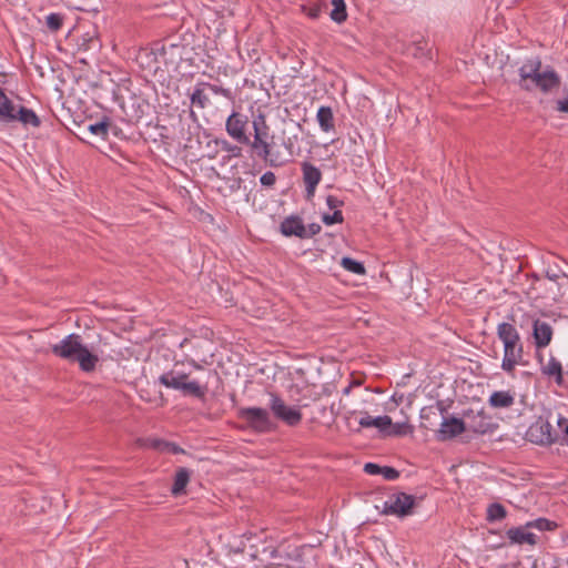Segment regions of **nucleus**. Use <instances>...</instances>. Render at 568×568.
Returning a JSON list of instances; mask_svg holds the SVG:
<instances>
[{"mask_svg":"<svg viewBox=\"0 0 568 568\" xmlns=\"http://www.w3.org/2000/svg\"><path fill=\"white\" fill-rule=\"evenodd\" d=\"M381 475L386 480H396L399 477V471L392 466H382Z\"/></svg>","mask_w":568,"mask_h":568,"instance_id":"37998d69","label":"nucleus"},{"mask_svg":"<svg viewBox=\"0 0 568 568\" xmlns=\"http://www.w3.org/2000/svg\"><path fill=\"white\" fill-rule=\"evenodd\" d=\"M546 275L551 281H557V278L559 277L557 274H550L549 272H547Z\"/></svg>","mask_w":568,"mask_h":568,"instance_id":"603ef678","label":"nucleus"},{"mask_svg":"<svg viewBox=\"0 0 568 568\" xmlns=\"http://www.w3.org/2000/svg\"><path fill=\"white\" fill-rule=\"evenodd\" d=\"M248 123L247 115L233 111L226 119L225 130L234 141L245 145L250 143Z\"/></svg>","mask_w":568,"mask_h":568,"instance_id":"4468645a","label":"nucleus"},{"mask_svg":"<svg viewBox=\"0 0 568 568\" xmlns=\"http://www.w3.org/2000/svg\"><path fill=\"white\" fill-rule=\"evenodd\" d=\"M140 442L143 447L152 448L160 453H165V447H166L168 440L160 439V438H146V439L140 440Z\"/></svg>","mask_w":568,"mask_h":568,"instance_id":"4c0bfd02","label":"nucleus"},{"mask_svg":"<svg viewBox=\"0 0 568 568\" xmlns=\"http://www.w3.org/2000/svg\"><path fill=\"white\" fill-rule=\"evenodd\" d=\"M564 92L566 94V98L562 100L556 101V110L558 112L568 113V88H564Z\"/></svg>","mask_w":568,"mask_h":568,"instance_id":"a18cd8bd","label":"nucleus"},{"mask_svg":"<svg viewBox=\"0 0 568 568\" xmlns=\"http://www.w3.org/2000/svg\"><path fill=\"white\" fill-rule=\"evenodd\" d=\"M382 466L375 463H366L364 465V471L368 475H381Z\"/></svg>","mask_w":568,"mask_h":568,"instance_id":"de8ad7c7","label":"nucleus"},{"mask_svg":"<svg viewBox=\"0 0 568 568\" xmlns=\"http://www.w3.org/2000/svg\"><path fill=\"white\" fill-rule=\"evenodd\" d=\"M518 85L527 92L539 90L544 94H548L561 85V78L552 67L548 65L542 70L539 57L527 59L518 69Z\"/></svg>","mask_w":568,"mask_h":568,"instance_id":"f257e3e1","label":"nucleus"},{"mask_svg":"<svg viewBox=\"0 0 568 568\" xmlns=\"http://www.w3.org/2000/svg\"><path fill=\"white\" fill-rule=\"evenodd\" d=\"M0 122L12 123L20 122L24 126L39 128L40 118L36 112L24 105H16L0 88Z\"/></svg>","mask_w":568,"mask_h":568,"instance_id":"423d86ee","label":"nucleus"},{"mask_svg":"<svg viewBox=\"0 0 568 568\" xmlns=\"http://www.w3.org/2000/svg\"><path fill=\"white\" fill-rule=\"evenodd\" d=\"M202 85L203 83L195 87L193 93L191 94V103L197 105L201 109H204L209 103V98L205 95Z\"/></svg>","mask_w":568,"mask_h":568,"instance_id":"f704fd0d","label":"nucleus"},{"mask_svg":"<svg viewBox=\"0 0 568 568\" xmlns=\"http://www.w3.org/2000/svg\"><path fill=\"white\" fill-rule=\"evenodd\" d=\"M358 424L363 428L376 427L382 434H384L387 432V427L392 426V418L388 415L372 417L366 414L359 419Z\"/></svg>","mask_w":568,"mask_h":568,"instance_id":"b1692460","label":"nucleus"},{"mask_svg":"<svg viewBox=\"0 0 568 568\" xmlns=\"http://www.w3.org/2000/svg\"><path fill=\"white\" fill-rule=\"evenodd\" d=\"M497 336L504 344L501 368L513 374L517 365L524 364V345L519 332L514 324L503 322L497 326Z\"/></svg>","mask_w":568,"mask_h":568,"instance_id":"20e7f679","label":"nucleus"},{"mask_svg":"<svg viewBox=\"0 0 568 568\" xmlns=\"http://www.w3.org/2000/svg\"><path fill=\"white\" fill-rule=\"evenodd\" d=\"M209 377L217 379L219 378V374H217V372L215 369H210L209 371Z\"/></svg>","mask_w":568,"mask_h":568,"instance_id":"3c124183","label":"nucleus"},{"mask_svg":"<svg viewBox=\"0 0 568 568\" xmlns=\"http://www.w3.org/2000/svg\"><path fill=\"white\" fill-rule=\"evenodd\" d=\"M527 437L534 444L549 446L557 442L558 434L554 430L549 420L540 416L529 426Z\"/></svg>","mask_w":568,"mask_h":568,"instance_id":"ddd939ff","label":"nucleus"},{"mask_svg":"<svg viewBox=\"0 0 568 568\" xmlns=\"http://www.w3.org/2000/svg\"><path fill=\"white\" fill-rule=\"evenodd\" d=\"M237 417L243 420L248 428L256 433H270L275 427V424L266 408L241 407L237 409Z\"/></svg>","mask_w":568,"mask_h":568,"instance_id":"1a4fd4ad","label":"nucleus"},{"mask_svg":"<svg viewBox=\"0 0 568 568\" xmlns=\"http://www.w3.org/2000/svg\"><path fill=\"white\" fill-rule=\"evenodd\" d=\"M463 418L466 419L467 430L477 435L493 434L498 428V424L494 423L491 416L484 409L477 412L471 408L465 409Z\"/></svg>","mask_w":568,"mask_h":568,"instance_id":"9b49d317","label":"nucleus"},{"mask_svg":"<svg viewBox=\"0 0 568 568\" xmlns=\"http://www.w3.org/2000/svg\"><path fill=\"white\" fill-rule=\"evenodd\" d=\"M156 51H158V54L160 55L161 63L164 65H170V64L176 65L181 62L180 60H171V51L169 49H165V43H161V45H159V43H158Z\"/></svg>","mask_w":568,"mask_h":568,"instance_id":"58836bf2","label":"nucleus"},{"mask_svg":"<svg viewBox=\"0 0 568 568\" xmlns=\"http://www.w3.org/2000/svg\"><path fill=\"white\" fill-rule=\"evenodd\" d=\"M323 8H327L326 3H322L321 0H316L313 2H310L308 4H303L302 10L305 12L310 18L317 19L323 10Z\"/></svg>","mask_w":568,"mask_h":568,"instance_id":"72a5a7b5","label":"nucleus"},{"mask_svg":"<svg viewBox=\"0 0 568 568\" xmlns=\"http://www.w3.org/2000/svg\"><path fill=\"white\" fill-rule=\"evenodd\" d=\"M110 126H111V124L109 122V119L108 118H103L101 121H99L97 123H93V124H90L88 126V130L92 134L99 135V136L105 139L108 136V132H109Z\"/></svg>","mask_w":568,"mask_h":568,"instance_id":"2f4dec72","label":"nucleus"},{"mask_svg":"<svg viewBox=\"0 0 568 568\" xmlns=\"http://www.w3.org/2000/svg\"><path fill=\"white\" fill-rule=\"evenodd\" d=\"M341 265L348 272L357 274V275H364L366 273V268L364 264L359 261H356L352 257L344 256L341 261Z\"/></svg>","mask_w":568,"mask_h":568,"instance_id":"c756f323","label":"nucleus"},{"mask_svg":"<svg viewBox=\"0 0 568 568\" xmlns=\"http://www.w3.org/2000/svg\"><path fill=\"white\" fill-rule=\"evenodd\" d=\"M253 67H258V59L254 62Z\"/></svg>","mask_w":568,"mask_h":568,"instance_id":"13d9d810","label":"nucleus"},{"mask_svg":"<svg viewBox=\"0 0 568 568\" xmlns=\"http://www.w3.org/2000/svg\"><path fill=\"white\" fill-rule=\"evenodd\" d=\"M507 516V510L504 505L499 503H493L488 505L486 510V520L488 523L501 521Z\"/></svg>","mask_w":568,"mask_h":568,"instance_id":"cd10ccee","label":"nucleus"},{"mask_svg":"<svg viewBox=\"0 0 568 568\" xmlns=\"http://www.w3.org/2000/svg\"><path fill=\"white\" fill-rule=\"evenodd\" d=\"M64 17L61 13H50L47 17V27L50 31L57 32L62 28Z\"/></svg>","mask_w":568,"mask_h":568,"instance_id":"c9c22d12","label":"nucleus"},{"mask_svg":"<svg viewBox=\"0 0 568 568\" xmlns=\"http://www.w3.org/2000/svg\"><path fill=\"white\" fill-rule=\"evenodd\" d=\"M413 432V427L408 423H393L392 426L387 427V432L384 433L385 436H405L408 433Z\"/></svg>","mask_w":568,"mask_h":568,"instance_id":"7c9ffc66","label":"nucleus"},{"mask_svg":"<svg viewBox=\"0 0 568 568\" xmlns=\"http://www.w3.org/2000/svg\"><path fill=\"white\" fill-rule=\"evenodd\" d=\"M322 221L325 225L341 224L344 222V216L341 210H335L333 214H323Z\"/></svg>","mask_w":568,"mask_h":568,"instance_id":"ea45409f","label":"nucleus"},{"mask_svg":"<svg viewBox=\"0 0 568 568\" xmlns=\"http://www.w3.org/2000/svg\"><path fill=\"white\" fill-rule=\"evenodd\" d=\"M331 4L333 6L332 11L329 12L331 19L341 24L347 20V10L346 3L344 0H331Z\"/></svg>","mask_w":568,"mask_h":568,"instance_id":"bb28decb","label":"nucleus"},{"mask_svg":"<svg viewBox=\"0 0 568 568\" xmlns=\"http://www.w3.org/2000/svg\"><path fill=\"white\" fill-rule=\"evenodd\" d=\"M136 60L143 69H148L154 73L160 69L161 61L156 51V47L152 50H141L136 57Z\"/></svg>","mask_w":568,"mask_h":568,"instance_id":"4be33fe9","label":"nucleus"},{"mask_svg":"<svg viewBox=\"0 0 568 568\" xmlns=\"http://www.w3.org/2000/svg\"><path fill=\"white\" fill-rule=\"evenodd\" d=\"M527 528H536L540 531L554 530L557 528V524L546 518H537L535 520L526 523Z\"/></svg>","mask_w":568,"mask_h":568,"instance_id":"473e14b6","label":"nucleus"},{"mask_svg":"<svg viewBox=\"0 0 568 568\" xmlns=\"http://www.w3.org/2000/svg\"><path fill=\"white\" fill-rule=\"evenodd\" d=\"M254 130L253 140L250 139L247 145L251 146L253 153L267 165L278 168L284 164L278 151L275 150L274 135H270V126L263 113H258L252 121Z\"/></svg>","mask_w":568,"mask_h":568,"instance_id":"7ed1b4c3","label":"nucleus"},{"mask_svg":"<svg viewBox=\"0 0 568 568\" xmlns=\"http://www.w3.org/2000/svg\"><path fill=\"white\" fill-rule=\"evenodd\" d=\"M322 230V226L317 223H311L307 227H306V239H310L316 234H318Z\"/></svg>","mask_w":568,"mask_h":568,"instance_id":"8fccbe9b","label":"nucleus"},{"mask_svg":"<svg viewBox=\"0 0 568 568\" xmlns=\"http://www.w3.org/2000/svg\"><path fill=\"white\" fill-rule=\"evenodd\" d=\"M241 182H242V180H241V179H239V180L236 181V183H237V186H236V187H240Z\"/></svg>","mask_w":568,"mask_h":568,"instance_id":"4d7b16f0","label":"nucleus"},{"mask_svg":"<svg viewBox=\"0 0 568 568\" xmlns=\"http://www.w3.org/2000/svg\"><path fill=\"white\" fill-rule=\"evenodd\" d=\"M426 415L424 414V410H422V418H425Z\"/></svg>","mask_w":568,"mask_h":568,"instance_id":"bf43d9fd","label":"nucleus"},{"mask_svg":"<svg viewBox=\"0 0 568 568\" xmlns=\"http://www.w3.org/2000/svg\"><path fill=\"white\" fill-rule=\"evenodd\" d=\"M416 506V498L406 493L393 494L389 500L383 505V515H395L397 517H406L413 514Z\"/></svg>","mask_w":568,"mask_h":568,"instance_id":"f8f14e48","label":"nucleus"},{"mask_svg":"<svg viewBox=\"0 0 568 568\" xmlns=\"http://www.w3.org/2000/svg\"><path fill=\"white\" fill-rule=\"evenodd\" d=\"M114 99L119 101L122 112V120L129 124H139L145 116L150 115L151 104L149 101L136 94H129L126 99H121L114 93Z\"/></svg>","mask_w":568,"mask_h":568,"instance_id":"6e6552de","label":"nucleus"},{"mask_svg":"<svg viewBox=\"0 0 568 568\" xmlns=\"http://www.w3.org/2000/svg\"><path fill=\"white\" fill-rule=\"evenodd\" d=\"M203 85H206L214 94L223 95L226 99H233V94L231 89L219 87L216 84L211 83H203Z\"/></svg>","mask_w":568,"mask_h":568,"instance_id":"a19ab883","label":"nucleus"},{"mask_svg":"<svg viewBox=\"0 0 568 568\" xmlns=\"http://www.w3.org/2000/svg\"><path fill=\"white\" fill-rule=\"evenodd\" d=\"M165 453H171V454L178 455V454H184L185 450L182 447H180L178 444H175L173 442H168L166 447H165Z\"/></svg>","mask_w":568,"mask_h":568,"instance_id":"09e8293b","label":"nucleus"},{"mask_svg":"<svg viewBox=\"0 0 568 568\" xmlns=\"http://www.w3.org/2000/svg\"><path fill=\"white\" fill-rule=\"evenodd\" d=\"M260 182L264 186H273L276 182V176L272 171H267L262 174Z\"/></svg>","mask_w":568,"mask_h":568,"instance_id":"c03bdc74","label":"nucleus"},{"mask_svg":"<svg viewBox=\"0 0 568 568\" xmlns=\"http://www.w3.org/2000/svg\"><path fill=\"white\" fill-rule=\"evenodd\" d=\"M541 373L547 376L555 377L558 385L564 383L562 365L555 357H551L547 365L541 366Z\"/></svg>","mask_w":568,"mask_h":568,"instance_id":"393cba45","label":"nucleus"},{"mask_svg":"<svg viewBox=\"0 0 568 568\" xmlns=\"http://www.w3.org/2000/svg\"><path fill=\"white\" fill-rule=\"evenodd\" d=\"M100 47H101L100 40L95 34L89 37L88 39L84 38L83 42L80 44V49H82L84 51L90 50V49H98Z\"/></svg>","mask_w":568,"mask_h":568,"instance_id":"79ce46f5","label":"nucleus"},{"mask_svg":"<svg viewBox=\"0 0 568 568\" xmlns=\"http://www.w3.org/2000/svg\"><path fill=\"white\" fill-rule=\"evenodd\" d=\"M184 41L185 39H183L181 42L166 39L163 43H165V49L171 51V60L189 61L191 64H194L195 59L191 54L193 48L190 47V43Z\"/></svg>","mask_w":568,"mask_h":568,"instance_id":"a211bd4d","label":"nucleus"},{"mask_svg":"<svg viewBox=\"0 0 568 568\" xmlns=\"http://www.w3.org/2000/svg\"><path fill=\"white\" fill-rule=\"evenodd\" d=\"M326 204L331 210H338V207H342L344 205V201L337 199L334 195H327L326 196Z\"/></svg>","mask_w":568,"mask_h":568,"instance_id":"49530a36","label":"nucleus"},{"mask_svg":"<svg viewBox=\"0 0 568 568\" xmlns=\"http://www.w3.org/2000/svg\"><path fill=\"white\" fill-rule=\"evenodd\" d=\"M268 407L277 420L290 427H295L302 422L303 415L301 409L287 406L276 393H270Z\"/></svg>","mask_w":568,"mask_h":568,"instance_id":"9d476101","label":"nucleus"},{"mask_svg":"<svg viewBox=\"0 0 568 568\" xmlns=\"http://www.w3.org/2000/svg\"><path fill=\"white\" fill-rule=\"evenodd\" d=\"M439 410H440V414H444V413H446V409H445V407H443V406H442L440 404H439Z\"/></svg>","mask_w":568,"mask_h":568,"instance_id":"5fc2aeb1","label":"nucleus"},{"mask_svg":"<svg viewBox=\"0 0 568 568\" xmlns=\"http://www.w3.org/2000/svg\"><path fill=\"white\" fill-rule=\"evenodd\" d=\"M316 119L324 132L333 131L335 128L333 111L329 106H321L317 110Z\"/></svg>","mask_w":568,"mask_h":568,"instance_id":"a878e982","label":"nucleus"},{"mask_svg":"<svg viewBox=\"0 0 568 568\" xmlns=\"http://www.w3.org/2000/svg\"><path fill=\"white\" fill-rule=\"evenodd\" d=\"M532 337L537 348L548 346L552 338V327L549 323L535 320L532 322Z\"/></svg>","mask_w":568,"mask_h":568,"instance_id":"6ab92c4d","label":"nucleus"},{"mask_svg":"<svg viewBox=\"0 0 568 568\" xmlns=\"http://www.w3.org/2000/svg\"><path fill=\"white\" fill-rule=\"evenodd\" d=\"M216 145H220L223 151L229 152L232 156L239 158L242 155V148L235 144L230 143L224 139H216Z\"/></svg>","mask_w":568,"mask_h":568,"instance_id":"e433bc0d","label":"nucleus"},{"mask_svg":"<svg viewBox=\"0 0 568 568\" xmlns=\"http://www.w3.org/2000/svg\"><path fill=\"white\" fill-rule=\"evenodd\" d=\"M493 408H509L515 404V396L510 390H495L488 398Z\"/></svg>","mask_w":568,"mask_h":568,"instance_id":"5701e85b","label":"nucleus"},{"mask_svg":"<svg viewBox=\"0 0 568 568\" xmlns=\"http://www.w3.org/2000/svg\"><path fill=\"white\" fill-rule=\"evenodd\" d=\"M54 356L69 363H78L82 372L90 373L95 369L99 362L97 354L89 351L79 334L72 333L51 346Z\"/></svg>","mask_w":568,"mask_h":568,"instance_id":"f03ea898","label":"nucleus"},{"mask_svg":"<svg viewBox=\"0 0 568 568\" xmlns=\"http://www.w3.org/2000/svg\"><path fill=\"white\" fill-rule=\"evenodd\" d=\"M192 471L185 467H179L175 470L171 494L179 497L186 494V486L190 483Z\"/></svg>","mask_w":568,"mask_h":568,"instance_id":"412c9836","label":"nucleus"},{"mask_svg":"<svg viewBox=\"0 0 568 568\" xmlns=\"http://www.w3.org/2000/svg\"><path fill=\"white\" fill-rule=\"evenodd\" d=\"M241 551L246 554L252 560H257L261 564L276 557L277 548L273 540H267L264 532L248 534L243 536Z\"/></svg>","mask_w":568,"mask_h":568,"instance_id":"0eeeda50","label":"nucleus"},{"mask_svg":"<svg viewBox=\"0 0 568 568\" xmlns=\"http://www.w3.org/2000/svg\"><path fill=\"white\" fill-rule=\"evenodd\" d=\"M280 232L286 237L306 239V226L303 223V219L295 214L286 216L281 222Z\"/></svg>","mask_w":568,"mask_h":568,"instance_id":"f3484780","label":"nucleus"},{"mask_svg":"<svg viewBox=\"0 0 568 568\" xmlns=\"http://www.w3.org/2000/svg\"><path fill=\"white\" fill-rule=\"evenodd\" d=\"M159 383L166 388L180 392L184 397L204 399L209 392V382L201 383L196 379H190V374L176 368V366L161 374Z\"/></svg>","mask_w":568,"mask_h":568,"instance_id":"39448f33","label":"nucleus"},{"mask_svg":"<svg viewBox=\"0 0 568 568\" xmlns=\"http://www.w3.org/2000/svg\"><path fill=\"white\" fill-rule=\"evenodd\" d=\"M303 173V182L305 184L307 199L314 196L316 186L322 180V172L311 162L304 161L301 163Z\"/></svg>","mask_w":568,"mask_h":568,"instance_id":"dca6fc26","label":"nucleus"},{"mask_svg":"<svg viewBox=\"0 0 568 568\" xmlns=\"http://www.w3.org/2000/svg\"><path fill=\"white\" fill-rule=\"evenodd\" d=\"M284 145H285V148H286V149H288L290 151H291V149H292V146H293V144H292V142H291V141H288V143L284 142Z\"/></svg>","mask_w":568,"mask_h":568,"instance_id":"864d4df0","label":"nucleus"},{"mask_svg":"<svg viewBox=\"0 0 568 568\" xmlns=\"http://www.w3.org/2000/svg\"><path fill=\"white\" fill-rule=\"evenodd\" d=\"M467 430L464 418L443 417L440 428L436 433V439L439 442L450 440Z\"/></svg>","mask_w":568,"mask_h":568,"instance_id":"2eb2a0df","label":"nucleus"},{"mask_svg":"<svg viewBox=\"0 0 568 568\" xmlns=\"http://www.w3.org/2000/svg\"><path fill=\"white\" fill-rule=\"evenodd\" d=\"M272 559H278L277 561L264 562L265 568H302L301 566L296 565V559H293L291 556H282L278 552L276 554V557H273Z\"/></svg>","mask_w":568,"mask_h":568,"instance_id":"c85d7f7f","label":"nucleus"},{"mask_svg":"<svg viewBox=\"0 0 568 568\" xmlns=\"http://www.w3.org/2000/svg\"><path fill=\"white\" fill-rule=\"evenodd\" d=\"M561 423H567V419H565V418H561V417H560V418L558 419V424H559V425H561Z\"/></svg>","mask_w":568,"mask_h":568,"instance_id":"6e6d98bb","label":"nucleus"},{"mask_svg":"<svg viewBox=\"0 0 568 568\" xmlns=\"http://www.w3.org/2000/svg\"><path fill=\"white\" fill-rule=\"evenodd\" d=\"M528 529L526 524L519 527H511L506 531V536L511 544L535 546L537 544V536L528 531Z\"/></svg>","mask_w":568,"mask_h":568,"instance_id":"aec40b11","label":"nucleus"}]
</instances>
